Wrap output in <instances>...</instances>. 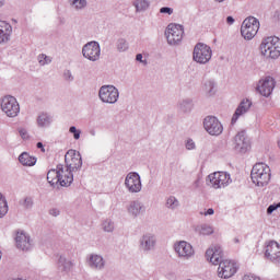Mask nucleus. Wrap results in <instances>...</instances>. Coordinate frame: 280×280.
Returning a JSON list of instances; mask_svg holds the SVG:
<instances>
[{"instance_id": "nucleus-9", "label": "nucleus", "mask_w": 280, "mask_h": 280, "mask_svg": "<svg viewBox=\"0 0 280 280\" xmlns=\"http://www.w3.org/2000/svg\"><path fill=\"white\" fill-rule=\"evenodd\" d=\"M65 163L66 166L63 167L66 170L70 172H79V170H82V155L80 152L71 149L65 155Z\"/></svg>"}, {"instance_id": "nucleus-56", "label": "nucleus", "mask_w": 280, "mask_h": 280, "mask_svg": "<svg viewBox=\"0 0 280 280\" xmlns=\"http://www.w3.org/2000/svg\"><path fill=\"white\" fill-rule=\"evenodd\" d=\"M0 259H1V252H0Z\"/></svg>"}, {"instance_id": "nucleus-16", "label": "nucleus", "mask_w": 280, "mask_h": 280, "mask_svg": "<svg viewBox=\"0 0 280 280\" xmlns=\"http://www.w3.org/2000/svg\"><path fill=\"white\" fill-rule=\"evenodd\" d=\"M256 91L264 97H270L272 91H275V79L272 77H266L258 82Z\"/></svg>"}, {"instance_id": "nucleus-42", "label": "nucleus", "mask_w": 280, "mask_h": 280, "mask_svg": "<svg viewBox=\"0 0 280 280\" xmlns=\"http://www.w3.org/2000/svg\"><path fill=\"white\" fill-rule=\"evenodd\" d=\"M185 148H186V150H196V142L194 141V139L188 138L185 141Z\"/></svg>"}, {"instance_id": "nucleus-52", "label": "nucleus", "mask_w": 280, "mask_h": 280, "mask_svg": "<svg viewBox=\"0 0 280 280\" xmlns=\"http://www.w3.org/2000/svg\"><path fill=\"white\" fill-rule=\"evenodd\" d=\"M5 5V0H0V8H3Z\"/></svg>"}, {"instance_id": "nucleus-13", "label": "nucleus", "mask_w": 280, "mask_h": 280, "mask_svg": "<svg viewBox=\"0 0 280 280\" xmlns=\"http://www.w3.org/2000/svg\"><path fill=\"white\" fill-rule=\"evenodd\" d=\"M125 187L129 194H139L143 188L141 176L137 172H130L125 177Z\"/></svg>"}, {"instance_id": "nucleus-33", "label": "nucleus", "mask_w": 280, "mask_h": 280, "mask_svg": "<svg viewBox=\"0 0 280 280\" xmlns=\"http://www.w3.org/2000/svg\"><path fill=\"white\" fill-rule=\"evenodd\" d=\"M178 207H180V202L178 201V199L174 196H171L166 199V208L167 209H172L173 211L175 209H178Z\"/></svg>"}, {"instance_id": "nucleus-41", "label": "nucleus", "mask_w": 280, "mask_h": 280, "mask_svg": "<svg viewBox=\"0 0 280 280\" xmlns=\"http://www.w3.org/2000/svg\"><path fill=\"white\" fill-rule=\"evenodd\" d=\"M63 80L66 82H73L75 80V78L73 77V73H71V70L63 71Z\"/></svg>"}, {"instance_id": "nucleus-19", "label": "nucleus", "mask_w": 280, "mask_h": 280, "mask_svg": "<svg viewBox=\"0 0 280 280\" xmlns=\"http://www.w3.org/2000/svg\"><path fill=\"white\" fill-rule=\"evenodd\" d=\"M145 205L143 201L137 199L132 200L127 205V213L130 218H139L145 214Z\"/></svg>"}, {"instance_id": "nucleus-14", "label": "nucleus", "mask_w": 280, "mask_h": 280, "mask_svg": "<svg viewBox=\"0 0 280 280\" xmlns=\"http://www.w3.org/2000/svg\"><path fill=\"white\" fill-rule=\"evenodd\" d=\"M57 180L61 187H70L71 183H73V172L69 171V168H65V165H57Z\"/></svg>"}, {"instance_id": "nucleus-50", "label": "nucleus", "mask_w": 280, "mask_h": 280, "mask_svg": "<svg viewBox=\"0 0 280 280\" xmlns=\"http://www.w3.org/2000/svg\"><path fill=\"white\" fill-rule=\"evenodd\" d=\"M194 187H195L196 189H198V187H200V179H196V180L194 182Z\"/></svg>"}, {"instance_id": "nucleus-47", "label": "nucleus", "mask_w": 280, "mask_h": 280, "mask_svg": "<svg viewBox=\"0 0 280 280\" xmlns=\"http://www.w3.org/2000/svg\"><path fill=\"white\" fill-rule=\"evenodd\" d=\"M226 23H228V25H233V23H235V19H233V16H228Z\"/></svg>"}, {"instance_id": "nucleus-22", "label": "nucleus", "mask_w": 280, "mask_h": 280, "mask_svg": "<svg viewBox=\"0 0 280 280\" xmlns=\"http://www.w3.org/2000/svg\"><path fill=\"white\" fill-rule=\"evenodd\" d=\"M15 244L16 248H19L20 250H32V240L30 238V234L23 231H18L15 236Z\"/></svg>"}, {"instance_id": "nucleus-31", "label": "nucleus", "mask_w": 280, "mask_h": 280, "mask_svg": "<svg viewBox=\"0 0 280 280\" xmlns=\"http://www.w3.org/2000/svg\"><path fill=\"white\" fill-rule=\"evenodd\" d=\"M69 3L73 10H77V12L84 10L88 5L86 0H69Z\"/></svg>"}, {"instance_id": "nucleus-32", "label": "nucleus", "mask_w": 280, "mask_h": 280, "mask_svg": "<svg viewBox=\"0 0 280 280\" xmlns=\"http://www.w3.org/2000/svg\"><path fill=\"white\" fill-rule=\"evenodd\" d=\"M196 233H199V235H212L213 226H211L209 224H202V225L196 228Z\"/></svg>"}, {"instance_id": "nucleus-30", "label": "nucleus", "mask_w": 280, "mask_h": 280, "mask_svg": "<svg viewBox=\"0 0 280 280\" xmlns=\"http://www.w3.org/2000/svg\"><path fill=\"white\" fill-rule=\"evenodd\" d=\"M203 91L209 97L215 95V81L208 80L203 83Z\"/></svg>"}, {"instance_id": "nucleus-44", "label": "nucleus", "mask_w": 280, "mask_h": 280, "mask_svg": "<svg viewBox=\"0 0 280 280\" xmlns=\"http://www.w3.org/2000/svg\"><path fill=\"white\" fill-rule=\"evenodd\" d=\"M19 135L20 137H22V139H30V135L27 133V129L25 128H20Z\"/></svg>"}, {"instance_id": "nucleus-29", "label": "nucleus", "mask_w": 280, "mask_h": 280, "mask_svg": "<svg viewBox=\"0 0 280 280\" xmlns=\"http://www.w3.org/2000/svg\"><path fill=\"white\" fill-rule=\"evenodd\" d=\"M51 116L47 113H42L37 117V126L39 128H48V126H51Z\"/></svg>"}, {"instance_id": "nucleus-10", "label": "nucleus", "mask_w": 280, "mask_h": 280, "mask_svg": "<svg viewBox=\"0 0 280 280\" xmlns=\"http://www.w3.org/2000/svg\"><path fill=\"white\" fill-rule=\"evenodd\" d=\"M82 56L83 58H86V60H90V62H97V60H100V56H102L100 43L92 40L83 45Z\"/></svg>"}, {"instance_id": "nucleus-4", "label": "nucleus", "mask_w": 280, "mask_h": 280, "mask_svg": "<svg viewBox=\"0 0 280 280\" xmlns=\"http://www.w3.org/2000/svg\"><path fill=\"white\" fill-rule=\"evenodd\" d=\"M213 56L211 47L205 43L196 44L192 51V60L198 65H207Z\"/></svg>"}, {"instance_id": "nucleus-53", "label": "nucleus", "mask_w": 280, "mask_h": 280, "mask_svg": "<svg viewBox=\"0 0 280 280\" xmlns=\"http://www.w3.org/2000/svg\"><path fill=\"white\" fill-rule=\"evenodd\" d=\"M90 135H92V137H95V130H91Z\"/></svg>"}, {"instance_id": "nucleus-8", "label": "nucleus", "mask_w": 280, "mask_h": 280, "mask_svg": "<svg viewBox=\"0 0 280 280\" xmlns=\"http://www.w3.org/2000/svg\"><path fill=\"white\" fill-rule=\"evenodd\" d=\"M231 183V175L224 172H214L208 176L207 185L213 189H222Z\"/></svg>"}, {"instance_id": "nucleus-20", "label": "nucleus", "mask_w": 280, "mask_h": 280, "mask_svg": "<svg viewBox=\"0 0 280 280\" xmlns=\"http://www.w3.org/2000/svg\"><path fill=\"white\" fill-rule=\"evenodd\" d=\"M249 148L250 141H248L246 133L244 131L238 132L234 137V149L236 150V152L245 154V152H248Z\"/></svg>"}, {"instance_id": "nucleus-18", "label": "nucleus", "mask_w": 280, "mask_h": 280, "mask_svg": "<svg viewBox=\"0 0 280 280\" xmlns=\"http://www.w3.org/2000/svg\"><path fill=\"white\" fill-rule=\"evenodd\" d=\"M250 106H253V101L248 98L242 100L232 116L231 125L233 126L237 124V119H240V117H244V115L250 110Z\"/></svg>"}, {"instance_id": "nucleus-25", "label": "nucleus", "mask_w": 280, "mask_h": 280, "mask_svg": "<svg viewBox=\"0 0 280 280\" xmlns=\"http://www.w3.org/2000/svg\"><path fill=\"white\" fill-rule=\"evenodd\" d=\"M12 36V25L5 21H0V45L9 43Z\"/></svg>"}, {"instance_id": "nucleus-36", "label": "nucleus", "mask_w": 280, "mask_h": 280, "mask_svg": "<svg viewBox=\"0 0 280 280\" xmlns=\"http://www.w3.org/2000/svg\"><path fill=\"white\" fill-rule=\"evenodd\" d=\"M20 206L23 207V209H32V207H34V198L24 197L20 200Z\"/></svg>"}, {"instance_id": "nucleus-12", "label": "nucleus", "mask_w": 280, "mask_h": 280, "mask_svg": "<svg viewBox=\"0 0 280 280\" xmlns=\"http://www.w3.org/2000/svg\"><path fill=\"white\" fill-rule=\"evenodd\" d=\"M203 128L208 135H211V137H220V135L224 132L222 122H220L215 116H207L203 119Z\"/></svg>"}, {"instance_id": "nucleus-26", "label": "nucleus", "mask_w": 280, "mask_h": 280, "mask_svg": "<svg viewBox=\"0 0 280 280\" xmlns=\"http://www.w3.org/2000/svg\"><path fill=\"white\" fill-rule=\"evenodd\" d=\"M132 5L136 9V13L141 14V12L150 10L151 2L150 0H133Z\"/></svg>"}, {"instance_id": "nucleus-46", "label": "nucleus", "mask_w": 280, "mask_h": 280, "mask_svg": "<svg viewBox=\"0 0 280 280\" xmlns=\"http://www.w3.org/2000/svg\"><path fill=\"white\" fill-rule=\"evenodd\" d=\"M50 215H54V218H58V215H60V210L58 209H51L49 211Z\"/></svg>"}, {"instance_id": "nucleus-55", "label": "nucleus", "mask_w": 280, "mask_h": 280, "mask_svg": "<svg viewBox=\"0 0 280 280\" xmlns=\"http://www.w3.org/2000/svg\"><path fill=\"white\" fill-rule=\"evenodd\" d=\"M215 1H218V3H222V1H224V0H215Z\"/></svg>"}, {"instance_id": "nucleus-48", "label": "nucleus", "mask_w": 280, "mask_h": 280, "mask_svg": "<svg viewBox=\"0 0 280 280\" xmlns=\"http://www.w3.org/2000/svg\"><path fill=\"white\" fill-rule=\"evenodd\" d=\"M213 213H215V210H213V208H210L203 213V215H213Z\"/></svg>"}, {"instance_id": "nucleus-5", "label": "nucleus", "mask_w": 280, "mask_h": 280, "mask_svg": "<svg viewBox=\"0 0 280 280\" xmlns=\"http://www.w3.org/2000/svg\"><path fill=\"white\" fill-rule=\"evenodd\" d=\"M0 106L2 113H4L7 117H19V114L21 113V106L19 105V101H16V97L12 95H7L2 97Z\"/></svg>"}, {"instance_id": "nucleus-43", "label": "nucleus", "mask_w": 280, "mask_h": 280, "mask_svg": "<svg viewBox=\"0 0 280 280\" xmlns=\"http://www.w3.org/2000/svg\"><path fill=\"white\" fill-rule=\"evenodd\" d=\"M160 13L172 15V14H174V9H172L170 7H163L160 9Z\"/></svg>"}, {"instance_id": "nucleus-24", "label": "nucleus", "mask_w": 280, "mask_h": 280, "mask_svg": "<svg viewBox=\"0 0 280 280\" xmlns=\"http://www.w3.org/2000/svg\"><path fill=\"white\" fill-rule=\"evenodd\" d=\"M73 266H75L73 260H69L67 257H65V255L58 256L57 270L59 272H65L66 275H69V272L73 270Z\"/></svg>"}, {"instance_id": "nucleus-2", "label": "nucleus", "mask_w": 280, "mask_h": 280, "mask_svg": "<svg viewBox=\"0 0 280 280\" xmlns=\"http://www.w3.org/2000/svg\"><path fill=\"white\" fill-rule=\"evenodd\" d=\"M252 182L256 187H266L270 183V166L266 163H257L250 173Z\"/></svg>"}, {"instance_id": "nucleus-54", "label": "nucleus", "mask_w": 280, "mask_h": 280, "mask_svg": "<svg viewBox=\"0 0 280 280\" xmlns=\"http://www.w3.org/2000/svg\"><path fill=\"white\" fill-rule=\"evenodd\" d=\"M234 242L237 244L240 243V238H235Z\"/></svg>"}, {"instance_id": "nucleus-6", "label": "nucleus", "mask_w": 280, "mask_h": 280, "mask_svg": "<svg viewBox=\"0 0 280 280\" xmlns=\"http://www.w3.org/2000/svg\"><path fill=\"white\" fill-rule=\"evenodd\" d=\"M259 32V20L257 18H247L243 21L241 26V34L245 40H253Z\"/></svg>"}, {"instance_id": "nucleus-1", "label": "nucleus", "mask_w": 280, "mask_h": 280, "mask_svg": "<svg viewBox=\"0 0 280 280\" xmlns=\"http://www.w3.org/2000/svg\"><path fill=\"white\" fill-rule=\"evenodd\" d=\"M206 258L213 266H219L218 275L221 279H231L240 268L237 262L233 260H222V247H220V245H214L208 248L206 252Z\"/></svg>"}, {"instance_id": "nucleus-21", "label": "nucleus", "mask_w": 280, "mask_h": 280, "mask_svg": "<svg viewBox=\"0 0 280 280\" xmlns=\"http://www.w3.org/2000/svg\"><path fill=\"white\" fill-rule=\"evenodd\" d=\"M174 248L178 257H182L183 259H190V257H194V247L185 241L176 243Z\"/></svg>"}, {"instance_id": "nucleus-11", "label": "nucleus", "mask_w": 280, "mask_h": 280, "mask_svg": "<svg viewBox=\"0 0 280 280\" xmlns=\"http://www.w3.org/2000/svg\"><path fill=\"white\" fill-rule=\"evenodd\" d=\"M185 28L179 24H168L165 36L168 45H178L183 40Z\"/></svg>"}, {"instance_id": "nucleus-39", "label": "nucleus", "mask_w": 280, "mask_h": 280, "mask_svg": "<svg viewBox=\"0 0 280 280\" xmlns=\"http://www.w3.org/2000/svg\"><path fill=\"white\" fill-rule=\"evenodd\" d=\"M116 47H117V50L118 51H128V42L124 38H120L117 40V44H116Z\"/></svg>"}, {"instance_id": "nucleus-15", "label": "nucleus", "mask_w": 280, "mask_h": 280, "mask_svg": "<svg viewBox=\"0 0 280 280\" xmlns=\"http://www.w3.org/2000/svg\"><path fill=\"white\" fill-rule=\"evenodd\" d=\"M139 248L142 253H151L156 248V235L147 232L139 238Z\"/></svg>"}, {"instance_id": "nucleus-35", "label": "nucleus", "mask_w": 280, "mask_h": 280, "mask_svg": "<svg viewBox=\"0 0 280 280\" xmlns=\"http://www.w3.org/2000/svg\"><path fill=\"white\" fill-rule=\"evenodd\" d=\"M8 214V200L0 192V218H4Z\"/></svg>"}, {"instance_id": "nucleus-28", "label": "nucleus", "mask_w": 280, "mask_h": 280, "mask_svg": "<svg viewBox=\"0 0 280 280\" xmlns=\"http://www.w3.org/2000/svg\"><path fill=\"white\" fill-rule=\"evenodd\" d=\"M19 162L21 165H24L26 167H33V165H36V158L30 155L27 152H23L19 156Z\"/></svg>"}, {"instance_id": "nucleus-37", "label": "nucleus", "mask_w": 280, "mask_h": 280, "mask_svg": "<svg viewBox=\"0 0 280 280\" xmlns=\"http://www.w3.org/2000/svg\"><path fill=\"white\" fill-rule=\"evenodd\" d=\"M102 226H103V231H105V233H113L115 231V222H113L109 219L105 220L103 222Z\"/></svg>"}, {"instance_id": "nucleus-40", "label": "nucleus", "mask_w": 280, "mask_h": 280, "mask_svg": "<svg viewBox=\"0 0 280 280\" xmlns=\"http://www.w3.org/2000/svg\"><path fill=\"white\" fill-rule=\"evenodd\" d=\"M69 132L73 135V139H75V141H78V139H80V135H82V131L75 128V126H71L69 128Z\"/></svg>"}, {"instance_id": "nucleus-38", "label": "nucleus", "mask_w": 280, "mask_h": 280, "mask_svg": "<svg viewBox=\"0 0 280 280\" xmlns=\"http://www.w3.org/2000/svg\"><path fill=\"white\" fill-rule=\"evenodd\" d=\"M37 60L40 67H45V65H51L52 58L45 54H40L38 55Z\"/></svg>"}, {"instance_id": "nucleus-45", "label": "nucleus", "mask_w": 280, "mask_h": 280, "mask_svg": "<svg viewBox=\"0 0 280 280\" xmlns=\"http://www.w3.org/2000/svg\"><path fill=\"white\" fill-rule=\"evenodd\" d=\"M279 208L277 205H270L268 208H267V214L268 215H271V213H275V211H277Z\"/></svg>"}, {"instance_id": "nucleus-34", "label": "nucleus", "mask_w": 280, "mask_h": 280, "mask_svg": "<svg viewBox=\"0 0 280 280\" xmlns=\"http://www.w3.org/2000/svg\"><path fill=\"white\" fill-rule=\"evenodd\" d=\"M47 180L51 187H54L57 183L54 180H58V166L56 170H50L47 173Z\"/></svg>"}, {"instance_id": "nucleus-17", "label": "nucleus", "mask_w": 280, "mask_h": 280, "mask_svg": "<svg viewBox=\"0 0 280 280\" xmlns=\"http://www.w3.org/2000/svg\"><path fill=\"white\" fill-rule=\"evenodd\" d=\"M265 257L273 264H280V245L276 241H270L265 250Z\"/></svg>"}, {"instance_id": "nucleus-51", "label": "nucleus", "mask_w": 280, "mask_h": 280, "mask_svg": "<svg viewBox=\"0 0 280 280\" xmlns=\"http://www.w3.org/2000/svg\"><path fill=\"white\" fill-rule=\"evenodd\" d=\"M136 60H138V62H141V60H143V55L138 54V55L136 56Z\"/></svg>"}, {"instance_id": "nucleus-23", "label": "nucleus", "mask_w": 280, "mask_h": 280, "mask_svg": "<svg viewBox=\"0 0 280 280\" xmlns=\"http://www.w3.org/2000/svg\"><path fill=\"white\" fill-rule=\"evenodd\" d=\"M86 264L91 270H104L106 268V260L100 254H90Z\"/></svg>"}, {"instance_id": "nucleus-27", "label": "nucleus", "mask_w": 280, "mask_h": 280, "mask_svg": "<svg viewBox=\"0 0 280 280\" xmlns=\"http://www.w3.org/2000/svg\"><path fill=\"white\" fill-rule=\"evenodd\" d=\"M177 107L180 113H191L194 109V100L183 98L178 102Z\"/></svg>"}, {"instance_id": "nucleus-7", "label": "nucleus", "mask_w": 280, "mask_h": 280, "mask_svg": "<svg viewBox=\"0 0 280 280\" xmlns=\"http://www.w3.org/2000/svg\"><path fill=\"white\" fill-rule=\"evenodd\" d=\"M98 98L103 104H117L119 90L115 85H102L98 90Z\"/></svg>"}, {"instance_id": "nucleus-49", "label": "nucleus", "mask_w": 280, "mask_h": 280, "mask_svg": "<svg viewBox=\"0 0 280 280\" xmlns=\"http://www.w3.org/2000/svg\"><path fill=\"white\" fill-rule=\"evenodd\" d=\"M37 148L42 150V152H45V147L43 145V142H37Z\"/></svg>"}, {"instance_id": "nucleus-3", "label": "nucleus", "mask_w": 280, "mask_h": 280, "mask_svg": "<svg viewBox=\"0 0 280 280\" xmlns=\"http://www.w3.org/2000/svg\"><path fill=\"white\" fill-rule=\"evenodd\" d=\"M260 51L265 58H272L273 60L280 56V38L270 36L260 44Z\"/></svg>"}]
</instances>
